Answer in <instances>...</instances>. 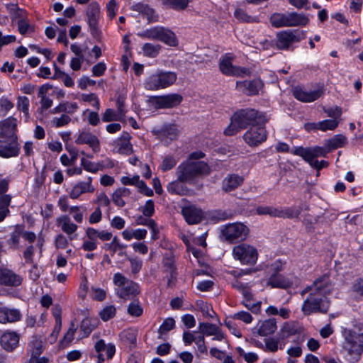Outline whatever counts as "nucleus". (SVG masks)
<instances>
[{"instance_id":"12","label":"nucleus","mask_w":363,"mask_h":363,"mask_svg":"<svg viewBox=\"0 0 363 363\" xmlns=\"http://www.w3.org/2000/svg\"><path fill=\"white\" fill-rule=\"evenodd\" d=\"M100 15L99 4L96 1L90 3L86 10V22L90 34L96 40H99L101 37V31L99 27Z\"/></svg>"},{"instance_id":"22","label":"nucleus","mask_w":363,"mask_h":363,"mask_svg":"<svg viewBox=\"0 0 363 363\" xmlns=\"http://www.w3.org/2000/svg\"><path fill=\"white\" fill-rule=\"evenodd\" d=\"M301 333V328L298 327L294 323H285L277 335L279 340L285 345L288 338L295 335H299Z\"/></svg>"},{"instance_id":"50","label":"nucleus","mask_w":363,"mask_h":363,"mask_svg":"<svg viewBox=\"0 0 363 363\" xmlns=\"http://www.w3.org/2000/svg\"><path fill=\"white\" fill-rule=\"evenodd\" d=\"M123 118L118 113H116L113 109L107 108L103 113L102 121L104 122L121 121Z\"/></svg>"},{"instance_id":"20","label":"nucleus","mask_w":363,"mask_h":363,"mask_svg":"<svg viewBox=\"0 0 363 363\" xmlns=\"http://www.w3.org/2000/svg\"><path fill=\"white\" fill-rule=\"evenodd\" d=\"M243 182L242 177L236 174H230L223 179L221 189L225 193H230L240 186Z\"/></svg>"},{"instance_id":"24","label":"nucleus","mask_w":363,"mask_h":363,"mask_svg":"<svg viewBox=\"0 0 363 363\" xmlns=\"http://www.w3.org/2000/svg\"><path fill=\"white\" fill-rule=\"evenodd\" d=\"M160 137L170 139L171 140H176L179 135V130L177 125L174 123L164 124L156 133Z\"/></svg>"},{"instance_id":"36","label":"nucleus","mask_w":363,"mask_h":363,"mask_svg":"<svg viewBox=\"0 0 363 363\" xmlns=\"http://www.w3.org/2000/svg\"><path fill=\"white\" fill-rule=\"evenodd\" d=\"M160 79V72L150 75L145 80V89L150 91L162 89Z\"/></svg>"},{"instance_id":"32","label":"nucleus","mask_w":363,"mask_h":363,"mask_svg":"<svg viewBox=\"0 0 363 363\" xmlns=\"http://www.w3.org/2000/svg\"><path fill=\"white\" fill-rule=\"evenodd\" d=\"M289 13H274L269 18V21L274 28L289 27Z\"/></svg>"},{"instance_id":"3","label":"nucleus","mask_w":363,"mask_h":363,"mask_svg":"<svg viewBox=\"0 0 363 363\" xmlns=\"http://www.w3.org/2000/svg\"><path fill=\"white\" fill-rule=\"evenodd\" d=\"M210 168L204 161H184L177 168L176 174L179 182H192L197 177L207 175Z\"/></svg>"},{"instance_id":"57","label":"nucleus","mask_w":363,"mask_h":363,"mask_svg":"<svg viewBox=\"0 0 363 363\" xmlns=\"http://www.w3.org/2000/svg\"><path fill=\"white\" fill-rule=\"evenodd\" d=\"M218 326L213 323H200L199 329L201 332L207 335L211 336L216 333V330L218 329Z\"/></svg>"},{"instance_id":"19","label":"nucleus","mask_w":363,"mask_h":363,"mask_svg":"<svg viewBox=\"0 0 363 363\" xmlns=\"http://www.w3.org/2000/svg\"><path fill=\"white\" fill-rule=\"evenodd\" d=\"M23 278L12 270L4 268L0 276V285L16 287L21 285Z\"/></svg>"},{"instance_id":"25","label":"nucleus","mask_w":363,"mask_h":363,"mask_svg":"<svg viewBox=\"0 0 363 363\" xmlns=\"http://www.w3.org/2000/svg\"><path fill=\"white\" fill-rule=\"evenodd\" d=\"M267 286L273 289H286L290 286L289 281L283 274L271 275L267 281Z\"/></svg>"},{"instance_id":"9","label":"nucleus","mask_w":363,"mask_h":363,"mask_svg":"<svg viewBox=\"0 0 363 363\" xmlns=\"http://www.w3.org/2000/svg\"><path fill=\"white\" fill-rule=\"evenodd\" d=\"M233 56L231 53H225L219 61V69L225 76L244 77L250 76L251 71L249 68L233 65Z\"/></svg>"},{"instance_id":"40","label":"nucleus","mask_w":363,"mask_h":363,"mask_svg":"<svg viewBox=\"0 0 363 363\" xmlns=\"http://www.w3.org/2000/svg\"><path fill=\"white\" fill-rule=\"evenodd\" d=\"M23 230H24L23 225H15L14 230L11 233L10 238L7 240V244L10 245L11 247L14 249L18 248Z\"/></svg>"},{"instance_id":"64","label":"nucleus","mask_w":363,"mask_h":363,"mask_svg":"<svg viewBox=\"0 0 363 363\" xmlns=\"http://www.w3.org/2000/svg\"><path fill=\"white\" fill-rule=\"evenodd\" d=\"M107 66L104 62H99L91 68L92 76L99 77L104 74Z\"/></svg>"},{"instance_id":"41","label":"nucleus","mask_w":363,"mask_h":363,"mask_svg":"<svg viewBox=\"0 0 363 363\" xmlns=\"http://www.w3.org/2000/svg\"><path fill=\"white\" fill-rule=\"evenodd\" d=\"M162 89L172 85L177 80V74L173 72H160Z\"/></svg>"},{"instance_id":"38","label":"nucleus","mask_w":363,"mask_h":363,"mask_svg":"<svg viewBox=\"0 0 363 363\" xmlns=\"http://www.w3.org/2000/svg\"><path fill=\"white\" fill-rule=\"evenodd\" d=\"M94 189H89L84 182H79L75 184L69 191V196L72 199H78L82 194L87 192H94Z\"/></svg>"},{"instance_id":"53","label":"nucleus","mask_w":363,"mask_h":363,"mask_svg":"<svg viewBox=\"0 0 363 363\" xmlns=\"http://www.w3.org/2000/svg\"><path fill=\"white\" fill-rule=\"evenodd\" d=\"M264 351L276 352L279 349V342H282L279 340V337L277 335V338L274 339L272 337L264 339Z\"/></svg>"},{"instance_id":"63","label":"nucleus","mask_w":363,"mask_h":363,"mask_svg":"<svg viewBox=\"0 0 363 363\" xmlns=\"http://www.w3.org/2000/svg\"><path fill=\"white\" fill-rule=\"evenodd\" d=\"M175 327V320L173 318H167L164 320L160 325L159 331L160 333H164L174 329Z\"/></svg>"},{"instance_id":"55","label":"nucleus","mask_w":363,"mask_h":363,"mask_svg":"<svg viewBox=\"0 0 363 363\" xmlns=\"http://www.w3.org/2000/svg\"><path fill=\"white\" fill-rule=\"evenodd\" d=\"M235 18L241 22L252 23L254 21V17L248 15V13L242 9L238 8L234 12Z\"/></svg>"},{"instance_id":"61","label":"nucleus","mask_w":363,"mask_h":363,"mask_svg":"<svg viewBox=\"0 0 363 363\" xmlns=\"http://www.w3.org/2000/svg\"><path fill=\"white\" fill-rule=\"evenodd\" d=\"M231 317L234 320H242L246 324L251 323L253 320L252 315L249 312L245 311L237 312L231 315Z\"/></svg>"},{"instance_id":"54","label":"nucleus","mask_w":363,"mask_h":363,"mask_svg":"<svg viewBox=\"0 0 363 363\" xmlns=\"http://www.w3.org/2000/svg\"><path fill=\"white\" fill-rule=\"evenodd\" d=\"M95 328V325L91 323L89 318H84L80 324V330L83 333V337H88Z\"/></svg>"},{"instance_id":"43","label":"nucleus","mask_w":363,"mask_h":363,"mask_svg":"<svg viewBox=\"0 0 363 363\" xmlns=\"http://www.w3.org/2000/svg\"><path fill=\"white\" fill-rule=\"evenodd\" d=\"M160 49V45L149 43H145L142 48L144 55L151 58L156 57L159 55Z\"/></svg>"},{"instance_id":"62","label":"nucleus","mask_w":363,"mask_h":363,"mask_svg":"<svg viewBox=\"0 0 363 363\" xmlns=\"http://www.w3.org/2000/svg\"><path fill=\"white\" fill-rule=\"evenodd\" d=\"M125 99L126 97L124 94H119L116 100V105L117 107V111L121 116L125 117L126 113L125 110Z\"/></svg>"},{"instance_id":"14","label":"nucleus","mask_w":363,"mask_h":363,"mask_svg":"<svg viewBox=\"0 0 363 363\" xmlns=\"http://www.w3.org/2000/svg\"><path fill=\"white\" fill-rule=\"evenodd\" d=\"M265 125H255L244 133L243 140L250 147H257L267 140L268 133Z\"/></svg>"},{"instance_id":"58","label":"nucleus","mask_w":363,"mask_h":363,"mask_svg":"<svg viewBox=\"0 0 363 363\" xmlns=\"http://www.w3.org/2000/svg\"><path fill=\"white\" fill-rule=\"evenodd\" d=\"M30 101L27 96H18L17 100V108L25 115H28Z\"/></svg>"},{"instance_id":"39","label":"nucleus","mask_w":363,"mask_h":363,"mask_svg":"<svg viewBox=\"0 0 363 363\" xmlns=\"http://www.w3.org/2000/svg\"><path fill=\"white\" fill-rule=\"evenodd\" d=\"M10 6L11 8L9 7V5H6V9L11 16L13 22L22 18H28V13L26 9L20 8L18 4H11Z\"/></svg>"},{"instance_id":"33","label":"nucleus","mask_w":363,"mask_h":363,"mask_svg":"<svg viewBox=\"0 0 363 363\" xmlns=\"http://www.w3.org/2000/svg\"><path fill=\"white\" fill-rule=\"evenodd\" d=\"M291 153L294 155L301 157L306 162L310 165L312 164L314 160V155L312 150V147H303L302 146L295 147L291 151Z\"/></svg>"},{"instance_id":"44","label":"nucleus","mask_w":363,"mask_h":363,"mask_svg":"<svg viewBox=\"0 0 363 363\" xmlns=\"http://www.w3.org/2000/svg\"><path fill=\"white\" fill-rule=\"evenodd\" d=\"M128 313L133 317H140L143 313V308L141 306L138 298L134 299L128 306Z\"/></svg>"},{"instance_id":"5","label":"nucleus","mask_w":363,"mask_h":363,"mask_svg":"<svg viewBox=\"0 0 363 363\" xmlns=\"http://www.w3.org/2000/svg\"><path fill=\"white\" fill-rule=\"evenodd\" d=\"M183 101V96L177 93L164 95L150 96L146 100L149 107L155 110L169 109L179 106Z\"/></svg>"},{"instance_id":"27","label":"nucleus","mask_w":363,"mask_h":363,"mask_svg":"<svg viewBox=\"0 0 363 363\" xmlns=\"http://www.w3.org/2000/svg\"><path fill=\"white\" fill-rule=\"evenodd\" d=\"M79 108L78 104L76 102L64 101L60 103L59 105L52 108L50 112L53 114L60 113H66L68 114H73Z\"/></svg>"},{"instance_id":"31","label":"nucleus","mask_w":363,"mask_h":363,"mask_svg":"<svg viewBox=\"0 0 363 363\" xmlns=\"http://www.w3.org/2000/svg\"><path fill=\"white\" fill-rule=\"evenodd\" d=\"M277 329L275 318L265 320L258 329V334L260 336H267L273 334Z\"/></svg>"},{"instance_id":"13","label":"nucleus","mask_w":363,"mask_h":363,"mask_svg":"<svg viewBox=\"0 0 363 363\" xmlns=\"http://www.w3.org/2000/svg\"><path fill=\"white\" fill-rule=\"evenodd\" d=\"M233 254L234 258L239 260L242 264L254 265L258 258L257 249L245 243L235 246Z\"/></svg>"},{"instance_id":"26","label":"nucleus","mask_w":363,"mask_h":363,"mask_svg":"<svg viewBox=\"0 0 363 363\" xmlns=\"http://www.w3.org/2000/svg\"><path fill=\"white\" fill-rule=\"evenodd\" d=\"M57 223L61 226L62 230L67 235L75 233L78 228L77 225L71 222L70 218L67 215L57 218Z\"/></svg>"},{"instance_id":"1","label":"nucleus","mask_w":363,"mask_h":363,"mask_svg":"<svg viewBox=\"0 0 363 363\" xmlns=\"http://www.w3.org/2000/svg\"><path fill=\"white\" fill-rule=\"evenodd\" d=\"M267 123L265 114L254 108H247L238 109L233 113L230 118L229 125L224 129L223 134L233 136L242 130L255 125H264Z\"/></svg>"},{"instance_id":"16","label":"nucleus","mask_w":363,"mask_h":363,"mask_svg":"<svg viewBox=\"0 0 363 363\" xmlns=\"http://www.w3.org/2000/svg\"><path fill=\"white\" fill-rule=\"evenodd\" d=\"M264 86V83L260 78H255L251 80L238 81L236 89L248 96H254L259 94V90Z\"/></svg>"},{"instance_id":"34","label":"nucleus","mask_w":363,"mask_h":363,"mask_svg":"<svg viewBox=\"0 0 363 363\" xmlns=\"http://www.w3.org/2000/svg\"><path fill=\"white\" fill-rule=\"evenodd\" d=\"M286 261L282 259H277L275 261L266 265L265 273L267 276L279 274L284 270Z\"/></svg>"},{"instance_id":"8","label":"nucleus","mask_w":363,"mask_h":363,"mask_svg":"<svg viewBox=\"0 0 363 363\" xmlns=\"http://www.w3.org/2000/svg\"><path fill=\"white\" fill-rule=\"evenodd\" d=\"M250 230L242 223L235 222L226 224L221 230V236L224 240L230 243L244 240L249 234Z\"/></svg>"},{"instance_id":"29","label":"nucleus","mask_w":363,"mask_h":363,"mask_svg":"<svg viewBox=\"0 0 363 363\" xmlns=\"http://www.w3.org/2000/svg\"><path fill=\"white\" fill-rule=\"evenodd\" d=\"M289 27L306 26L309 23V18L305 13L297 12L289 13Z\"/></svg>"},{"instance_id":"15","label":"nucleus","mask_w":363,"mask_h":363,"mask_svg":"<svg viewBox=\"0 0 363 363\" xmlns=\"http://www.w3.org/2000/svg\"><path fill=\"white\" fill-rule=\"evenodd\" d=\"M325 93V88L323 84H320L318 88L313 91H306L301 86H294L292 89L294 97L303 103L313 102L323 97Z\"/></svg>"},{"instance_id":"37","label":"nucleus","mask_w":363,"mask_h":363,"mask_svg":"<svg viewBox=\"0 0 363 363\" xmlns=\"http://www.w3.org/2000/svg\"><path fill=\"white\" fill-rule=\"evenodd\" d=\"M123 140L118 144V152L124 155H130L133 152V145L129 141L131 138L129 133L123 132Z\"/></svg>"},{"instance_id":"48","label":"nucleus","mask_w":363,"mask_h":363,"mask_svg":"<svg viewBox=\"0 0 363 363\" xmlns=\"http://www.w3.org/2000/svg\"><path fill=\"white\" fill-rule=\"evenodd\" d=\"M338 120L325 119L318 122L319 130L323 132L327 130H334L339 125Z\"/></svg>"},{"instance_id":"17","label":"nucleus","mask_w":363,"mask_h":363,"mask_svg":"<svg viewBox=\"0 0 363 363\" xmlns=\"http://www.w3.org/2000/svg\"><path fill=\"white\" fill-rule=\"evenodd\" d=\"M74 142L77 145H89L94 152L100 151V140L96 135L90 132L89 128L79 130Z\"/></svg>"},{"instance_id":"35","label":"nucleus","mask_w":363,"mask_h":363,"mask_svg":"<svg viewBox=\"0 0 363 363\" xmlns=\"http://www.w3.org/2000/svg\"><path fill=\"white\" fill-rule=\"evenodd\" d=\"M326 147L330 150L343 147L347 143V138L342 134L335 135L326 141Z\"/></svg>"},{"instance_id":"28","label":"nucleus","mask_w":363,"mask_h":363,"mask_svg":"<svg viewBox=\"0 0 363 363\" xmlns=\"http://www.w3.org/2000/svg\"><path fill=\"white\" fill-rule=\"evenodd\" d=\"M330 275L328 274H324L322 276L317 278L314 281L313 285L306 286L302 291L301 294H304L311 290L313 287L315 288L318 292H322L327 286H328V281L329 279Z\"/></svg>"},{"instance_id":"21","label":"nucleus","mask_w":363,"mask_h":363,"mask_svg":"<svg viewBox=\"0 0 363 363\" xmlns=\"http://www.w3.org/2000/svg\"><path fill=\"white\" fill-rule=\"evenodd\" d=\"M19 335L13 331H6L0 337L1 347L8 352L13 351L18 345Z\"/></svg>"},{"instance_id":"60","label":"nucleus","mask_w":363,"mask_h":363,"mask_svg":"<svg viewBox=\"0 0 363 363\" xmlns=\"http://www.w3.org/2000/svg\"><path fill=\"white\" fill-rule=\"evenodd\" d=\"M121 337L128 343L135 345L137 341V333L130 329L125 330L121 333Z\"/></svg>"},{"instance_id":"6","label":"nucleus","mask_w":363,"mask_h":363,"mask_svg":"<svg viewBox=\"0 0 363 363\" xmlns=\"http://www.w3.org/2000/svg\"><path fill=\"white\" fill-rule=\"evenodd\" d=\"M329 308L330 303L325 301L323 296L315 293H310L303 303L301 311L305 315L313 313L326 314Z\"/></svg>"},{"instance_id":"47","label":"nucleus","mask_w":363,"mask_h":363,"mask_svg":"<svg viewBox=\"0 0 363 363\" xmlns=\"http://www.w3.org/2000/svg\"><path fill=\"white\" fill-rule=\"evenodd\" d=\"M11 196L6 193L0 196V213L5 214V218L10 213L9 206L11 202Z\"/></svg>"},{"instance_id":"7","label":"nucleus","mask_w":363,"mask_h":363,"mask_svg":"<svg viewBox=\"0 0 363 363\" xmlns=\"http://www.w3.org/2000/svg\"><path fill=\"white\" fill-rule=\"evenodd\" d=\"M138 35L148 39L160 40L172 47H175L178 45V40L175 33L162 26H155L147 29L143 33H138Z\"/></svg>"},{"instance_id":"30","label":"nucleus","mask_w":363,"mask_h":363,"mask_svg":"<svg viewBox=\"0 0 363 363\" xmlns=\"http://www.w3.org/2000/svg\"><path fill=\"white\" fill-rule=\"evenodd\" d=\"M182 183V182L178 181V179L176 181L169 182L167 186V191L170 194L188 195L190 189Z\"/></svg>"},{"instance_id":"45","label":"nucleus","mask_w":363,"mask_h":363,"mask_svg":"<svg viewBox=\"0 0 363 363\" xmlns=\"http://www.w3.org/2000/svg\"><path fill=\"white\" fill-rule=\"evenodd\" d=\"M116 315V308L113 305H109L105 306L102 310H101L99 313V315L101 319L107 322L109 320L114 318Z\"/></svg>"},{"instance_id":"42","label":"nucleus","mask_w":363,"mask_h":363,"mask_svg":"<svg viewBox=\"0 0 363 363\" xmlns=\"http://www.w3.org/2000/svg\"><path fill=\"white\" fill-rule=\"evenodd\" d=\"M127 247L126 245L122 244L120 242V240L117 236L113 237L112 239V241L109 243H105L102 248L105 250L106 251H111V255L113 256L114 254L118 250H123L125 249Z\"/></svg>"},{"instance_id":"51","label":"nucleus","mask_w":363,"mask_h":363,"mask_svg":"<svg viewBox=\"0 0 363 363\" xmlns=\"http://www.w3.org/2000/svg\"><path fill=\"white\" fill-rule=\"evenodd\" d=\"M13 104L6 96L0 98V117L5 116L13 108Z\"/></svg>"},{"instance_id":"2","label":"nucleus","mask_w":363,"mask_h":363,"mask_svg":"<svg viewBox=\"0 0 363 363\" xmlns=\"http://www.w3.org/2000/svg\"><path fill=\"white\" fill-rule=\"evenodd\" d=\"M14 121L13 118H8L0 124V157L2 158L15 157L20 153Z\"/></svg>"},{"instance_id":"18","label":"nucleus","mask_w":363,"mask_h":363,"mask_svg":"<svg viewBox=\"0 0 363 363\" xmlns=\"http://www.w3.org/2000/svg\"><path fill=\"white\" fill-rule=\"evenodd\" d=\"M182 214L189 225L198 224L204 219L203 211L193 205L182 208Z\"/></svg>"},{"instance_id":"10","label":"nucleus","mask_w":363,"mask_h":363,"mask_svg":"<svg viewBox=\"0 0 363 363\" xmlns=\"http://www.w3.org/2000/svg\"><path fill=\"white\" fill-rule=\"evenodd\" d=\"M342 333L345 337L344 347L349 354L359 357L363 352V333L345 328Z\"/></svg>"},{"instance_id":"46","label":"nucleus","mask_w":363,"mask_h":363,"mask_svg":"<svg viewBox=\"0 0 363 363\" xmlns=\"http://www.w3.org/2000/svg\"><path fill=\"white\" fill-rule=\"evenodd\" d=\"M177 164V160L174 155H167L162 161L160 169L163 172L172 169Z\"/></svg>"},{"instance_id":"49","label":"nucleus","mask_w":363,"mask_h":363,"mask_svg":"<svg viewBox=\"0 0 363 363\" xmlns=\"http://www.w3.org/2000/svg\"><path fill=\"white\" fill-rule=\"evenodd\" d=\"M81 165L85 171L91 173H96L102 168V165L100 163H94L84 157L81 159Z\"/></svg>"},{"instance_id":"11","label":"nucleus","mask_w":363,"mask_h":363,"mask_svg":"<svg viewBox=\"0 0 363 363\" xmlns=\"http://www.w3.org/2000/svg\"><path fill=\"white\" fill-rule=\"evenodd\" d=\"M310 211L309 204L301 201L297 206H291L283 208L272 206L270 216L283 219H296L299 218L302 211Z\"/></svg>"},{"instance_id":"23","label":"nucleus","mask_w":363,"mask_h":363,"mask_svg":"<svg viewBox=\"0 0 363 363\" xmlns=\"http://www.w3.org/2000/svg\"><path fill=\"white\" fill-rule=\"evenodd\" d=\"M140 294L139 284L132 280H129L118 291V296L123 299L134 298Z\"/></svg>"},{"instance_id":"4","label":"nucleus","mask_w":363,"mask_h":363,"mask_svg":"<svg viewBox=\"0 0 363 363\" xmlns=\"http://www.w3.org/2000/svg\"><path fill=\"white\" fill-rule=\"evenodd\" d=\"M306 38V31L300 29H288L277 33L276 38L271 41L272 47L279 50H294V43Z\"/></svg>"},{"instance_id":"56","label":"nucleus","mask_w":363,"mask_h":363,"mask_svg":"<svg viewBox=\"0 0 363 363\" xmlns=\"http://www.w3.org/2000/svg\"><path fill=\"white\" fill-rule=\"evenodd\" d=\"M323 111L328 117L333 118L332 120H338L340 121V117L342 114L341 107L335 106V107L324 108Z\"/></svg>"},{"instance_id":"59","label":"nucleus","mask_w":363,"mask_h":363,"mask_svg":"<svg viewBox=\"0 0 363 363\" xmlns=\"http://www.w3.org/2000/svg\"><path fill=\"white\" fill-rule=\"evenodd\" d=\"M86 113H88L87 115V121L89 125L92 126H96L100 123V117L96 111H91L89 109H86L83 112V115H85Z\"/></svg>"},{"instance_id":"52","label":"nucleus","mask_w":363,"mask_h":363,"mask_svg":"<svg viewBox=\"0 0 363 363\" xmlns=\"http://www.w3.org/2000/svg\"><path fill=\"white\" fill-rule=\"evenodd\" d=\"M18 26V30L19 33L22 35H25L28 32H34L35 28L33 26L30 25L27 19L22 18L18 20L16 22Z\"/></svg>"}]
</instances>
